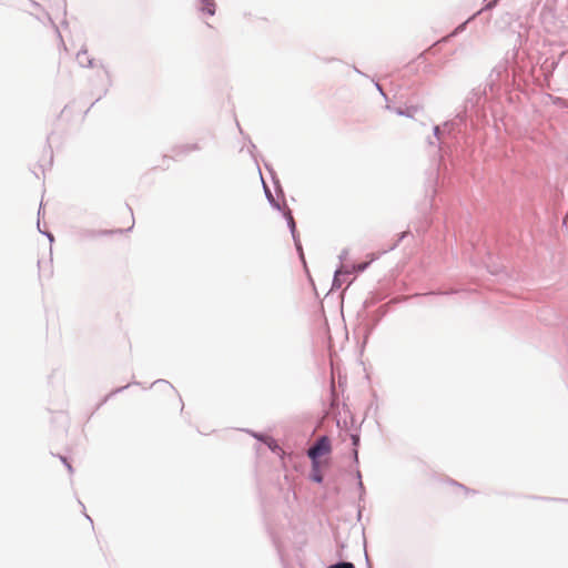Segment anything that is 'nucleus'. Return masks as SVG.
Listing matches in <instances>:
<instances>
[{
    "instance_id": "1",
    "label": "nucleus",
    "mask_w": 568,
    "mask_h": 568,
    "mask_svg": "<svg viewBox=\"0 0 568 568\" xmlns=\"http://www.w3.org/2000/svg\"><path fill=\"white\" fill-rule=\"evenodd\" d=\"M503 74L507 75L506 69H494L485 88L483 90L474 89L467 97L464 111L459 112L454 119L444 122L443 125H434L433 136L427 140L428 145L436 146L439 152L446 154L452 152V149L456 148L465 135L469 113H475L478 118L485 116L484 106L488 101L487 87L490 93L495 94L499 90L496 81L500 80Z\"/></svg>"
},
{
    "instance_id": "2",
    "label": "nucleus",
    "mask_w": 568,
    "mask_h": 568,
    "mask_svg": "<svg viewBox=\"0 0 568 568\" xmlns=\"http://www.w3.org/2000/svg\"><path fill=\"white\" fill-rule=\"evenodd\" d=\"M332 452V443L328 436L323 435L308 448L306 455L311 462H320L322 456Z\"/></svg>"
},
{
    "instance_id": "3",
    "label": "nucleus",
    "mask_w": 568,
    "mask_h": 568,
    "mask_svg": "<svg viewBox=\"0 0 568 568\" xmlns=\"http://www.w3.org/2000/svg\"><path fill=\"white\" fill-rule=\"evenodd\" d=\"M349 267L345 264H339L334 272L332 282V290H339L343 283L346 281V276L351 275Z\"/></svg>"
},
{
    "instance_id": "4",
    "label": "nucleus",
    "mask_w": 568,
    "mask_h": 568,
    "mask_svg": "<svg viewBox=\"0 0 568 568\" xmlns=\"http://www.w3.org/2000/svg\"><path fill=\"white\" fill-rule=\"evenodd\" d=\"M481 12V10L477 11L476 13H474L471 17H469L466 21H464L463 23L458 24L448 36L444 37L440 42H447L449 41L452 38H455L457 37L458 34H460L462 32H464L467 28V24L473 21L479 13Z\"/></svg>"
},
{
    "instance_id": "5",
    "label": "nucleus",
    "mask_w": 568,
    "mask_h": 568,
    "mask_svg": "<svg viewBox=\"0 0 568 568\" xmlns=\"http://www.w3.org/2000/svg\"><path fill=\"white\" fill-rule=\"evenodd\" d=\"M310 479L314 483L322 484L324 475L321 468V462H311Z\"/></svg>"
},
{
    "instance_id": "6",
    "label": "nucleus",
    "mask_w": 568,
    "mask_h": 568,
    "mask_svg": "<svg viewBox=\"0 0 568 568\" xmlns=\"http://www.w3.org/2000/svg\"><path fill=\"white\" fill-rule=\"evenodd\" d=\"M77 61L81 67L94 68V59L89 58L87 49H81L77 53Z\"/></svg>"
},
{
    "instance_id": "7",
    "label": "nucleus",
    "mask_w": 568,
    "mask_h": 568,
    "mask_svg": "<svg viewBox=\"0 0 568 568\" xmlns=\"http://www.w3.org/2000/svg\"><path fill=\"white\" fill-rule=\"evenodd\" d=\"M283 212V216L285 217L286 222H287V226L291 231V234L294 235L296 234V222L293 217V214H292V211L284 204V209L282 210Z\"/></svg>"
},
{
    "instance_id": "8",
    "label": "nucleus",
    "mask_w": 568,
    "mask_h": 568,
    "mask_svg": "<svg viewBox=\"0 0 568 568\" xmlns=\"http://www.w3.org/2000/svg\"><path fill=\"white\" fill-rule=\"evenodd\" d=\"M200 10L203 13H206L209 16H213L215 13V2H214V0H201Z\"/></svg>"
},
{
    "instance_id": "9",
    "label": "nucleus",
    "mask_w": 568,
    "mask_h": 568,
    "mask_svg": "<svg viewBox=\"0 0 568 568\" xmlns=\"http://www.w3.org/2000/svg\"><path fill=\"white\" fill-rule=\"evenodd\" d=\"M264 190H265V195L270 202V204L272 205V207L278 210V211H282L284 207L281 206V204L274 199L271 190L264 184Z\"/></svg>"
},
{
    "instance_id": "10",
    "label": "nucleus",
    "mask_w": 568,
    "mask_h": 568,
    "mask_svg": "<svg viewBox=\"0 0 568 568\" xmlns=\"http://www.w3.org/2000/svg\"><path fill=\"white\" fill-rule=\"evenodd\" d=\"M327 568H356L351 561L339 560L335 564L329 565Z\"/></svg>"
},
{
    "instance_id": "11",
    "label": "nucleus",
    "mask_w": 568,
    "mask_h": 568,
    "mask_svg": "<svg viewBox=\"0 0 568 568\" xmlns=\"http://www.w3.org/2000/svg\"><path fill=\"white\" fill-rule=\"evenodd\" d=\"M255 439H257L258 442H262L265 444V442L270 438L267 435L263 434V433H257V432H253V430H247Z\"/></svg>"
},
{
    "instance_id": "12",
    "label": "nucleus",
    "mask_w": 568,
    "mask_h": 568,
    "mask_svg": "<svg viewBox=\"0 0 568 568\" xmlns=\"http://www.w3.org/2000/svg\"><path fill=\"white\" fill-rule=\"evenodd\" d=\"M265 444L267 445V447L273 452V453H277V450H280V446L278 444L276 443V440H274L273 438H268Z\"/></svg>"
},
{
    "instance_id": "13",
    "label": "nucleus",
    "mask_w": 568,
    "mask_h": 568,
    "mask_svg": "<svg viewBox=\"0 0 568 568\" xmlns=\"http://www.w3.org/2000/svg\"><path fill=\"white\" fill-rule=\"evenodd\" d=\"M348 267H349V271L352 272V274H356V273H361V272L365 271V268L367 267V264H354Z\"/></svg>"
},
{
    "instance_id": "14",
    "label": "nucleus",
    "mask_w": 568,
    "mask_h": 568,
    "mask_svg": "<svg viewBox=\"0 0 568 568\" xmlns=\"http://www.w3.org/2000/svg\"><path fill=\"white\" fill-rule=\"evenodd\" d=\"M180 149L183 151V153H189L191 151L197 150L199 148L197 144H186L181 146Z\"/></svg>"
},
{
    "instance_id": "15",
    "label": "nucleus",
    "mask_w": 568,
    "mask_h": 568,
    "mask_svg": "<svg viewBox=\"0 0 568 568\" xmlns=\"http://www.w3.org/2000/svg\"><path fill=\"white\" fill-rule=\"evenodd\" d=\"M294 244H295L296 251L298 252L301 260L305 263L301 240H296V243H294Z\"/></svg>"
},
{
    "instance_id": "16",
    "label": "nucleus",
    "mask_w": 568,
    "mask_h": 568,
    "mask_svg": "<svg viewBox=\"0 0 568 568\" xmlns=\"http://www.w3.org/2000/svg\"><path fill=\"white\" fill-rule=\"evenodd\" d=\"M396 113L399 114V115L413 116V114L410 112V109L403 110L402 108H397L396 109Z\"/></svg>"
},
{
    "instance_id": "17",
    "label": "nucleus",
    "mask_w": 568,
    "mask_h": 568,
    "mask_svg": "<svg viewBox=\"0 0 568 568\" xmlns=\"http://www.w3.org/2000/svg\"><path fill=\"white\" fill-rule=\"evenodd\" d=\"M347 256H348V248H343L338 255L341 264H344V261L347 258Z\"/></svg>"
},
{
    "instance_id": "18",
    "label": "nucleus",
    "mask_w": 568,
    "mask_h": 568,
    "mask_svg": "<svg viewBox=\"0 0 568 568\" xmlns=\"http://www.w3.org/2000/svg\"><path fill=\"white\" fill-rule=\"evenodd\" d=\"M59 458L61 459V462L67 466L69 473H73V467L71 466V464L68 462L67 457L64 456H59Z\"/></svg>"
},
{
    "instance_id": "19",
    "label": "nucleus",
    "mask_w": 568,
    "mask_h": 568,
    "mask_svg": "<svg viewBox=\"0 0 568 568\" xmlns=\"http://www.w3.org/2000/svg\"><path fill=\"white\" fill-rule=\"evenodd\" d=\"M358 490H359V499H363L365 495V486L363 484V480L357 481Z\"/></svg>"
},
{
    "instance_id": "20",
    "label": "nucleus",
    "mask_w": 568,
    "mask_h": 568,
    "mask_svg": "<svg viewBox=\"0 0 568 568\" xmlns=\"http://www.w3.org/2000/svg\"><path fill=\"white\" fill-rule=\"evenodd\" d=\"M351 439H352V445L354 446V448H357L359 445V435L353 434L351 436Z\"/></svg>"
},
{
    "instance_id": "21",
    "label": "nucleus",
    "mask_w": 568,
    "mask_h": 568,
    "mask_svg": "<svg viewBox=\"0 0 568 568\" xmlns=\"http://www.w3.org/2000/svg\"><path fill=\"white\" fill-rule=\"evenodd\" d=\"M129 386H130V384H128V385H125V386H123V387H118V388H115L114 390H112V392H111V393L105 397L104 402H105L110 396H112V395H114V394H118V393L122 392L123 389L128 388Z\"/></svg>"
},
{
    "instance_id": "22",
    "label": "nucleus",
    "mask_w": 568,
    "mask_h": 568,
    "mask_svg": "<svg viewBox=\"0 0 568 568\" xmlns=\"http://www.w3.org/2000/svg\"><path fill=\"white\" fill-rule=\"evenodd\" d=\"M38 230H39V232H41L44 235H47L50 242H53V240H54L53 234L50 233V232L42 231L41 227H40V221H38Z\"/></svg>"
},
{
    "instance_id": "23",
    "label": "nucleus",
    "mask_w": 568,
    "mask_h": 568,
    "mask_svg": "<svg viewBox=\"0 0 568 568\" xmlns=\"http://www.w3.org/2000/svg\"><path fill=\"white\" fill-rule=\"evenodd\" d=\"M386 312H387V307H386V305L381 306V307L378 308V317H377V321H378L381 317H383V316L386 314Z\"/></svg>"
},
{
    "instance_id": "24",
    "label": "nucleus",
    "mask_w": 568,
    "mask_h": 568,
    "mask_svg": "<svg viewBox=\"0 0 568 568\" xmlns=\"http://www.w3.org/2000/svg\"><path fill=\"white\" fill-rule=\"evenodd\" d=\"M159 384H162L169 388H173V386L168 382V381H164V379H159L156 382L153 383V385H159Z\"/></svg>"
},
{
    "instance_id": "25",
    "label": "nucleus",
    "mask_w": 568,
    "mask_h": 568,
    "mask_svg": "<svg viewBox=\"0 0 568 568\" xmlns=\"http://www.w3.org/2000/svg\"><path fill=\"white\" fill-rule=\"evenodd\" d=\"M498 1H499V0H491V1H489V2L485 6V9H486V10H490V9H493L494 7H496V6H497Z\"/></svg>"
},
{
    "instance_id": "26",
    "label": "nucleus",
    "mask_w": 568,
    "mask_h": 568,
    "mask_svg": "<svg viewBox=\"0 0 568 568\" xmlns=\"http://www.w3.org/2000/svg\"><path fill=\"white\" fill-rule=\"evenodd\" d=\"M353 460H354L355 464L359 463V460H358V449L357 448L353 449Z\"/></svg>"
},
{
    "instance_id": "27",
    "label": "nucleus",
    "mask_w": 568,
    "mask_h": 568,
    "mask_svg": "<svg viewBox=\"0 0 568 568\" xmlns=\"http://www.w3.org/2000/svg\"><path fill=\"white\" fill-rule=\"evenodd\" d=\"M111 233H122V230L118 229L115 231H101L99 234L105 235V234H111Z\"/></svg>"
},
{
    "instance_id": "28",
    "label": "nucleus",
    "mask_w": 568,
    "mask_h": 568,
    "mask_svg": "<svg viewBox=\"0 0 568 568\" xmlns=\"http://www.w3.org/2000/svg\"><path fill=\"white\" fill-rule=\"evenodd\" d=\"M373 303H374L373 301H368V300H366V301L364 302V307H365V308H368L371 305H373Z\"/></svg>"
},
{
    "instance_id": "29",
    "label": "nucleus",
    "mask_w": 568,
    "mask_h": 568,
    "mask_svg": "<svg viewBox=\"0 0 568 568\" xmlns=\"http://www.w3.org/2000/svg\"><path fill=\"white\" fill-rule=\"evenodd\" d=\"M355 476L357 478V481L362 480V473L358 469L356 470Z\"/></svg>"
},
{
    "instance_id": "30",
    "label": "nucleus",
    "mask_w": 568,
    "mask_h": 568,
    "mask_svg": "<svg viewBox=\"0 0 568 568\" xmlns=\"http://www.w3.org/2000/svg\"><path fill=\"white\" fill-rule=\"evenodd\" d=\"M405 236V233H402L398 241L394 244V246L392 248H394Z\"/></svg>"
},
{
    "instance_id": "31",
    "label": "nucleus",
    "mask_w": 568,
    "mask_h": 568,
    "mask_svg": "<svg viewBox=\"0 0 568 568\" xmlns=\"http://www.w3.org/2000/svg\"><path fill=\"white\" fill-rule=\"evenodd\" d=\"M293 240H294V243H296V240H300V236H298V233L296 232V234L292 235Z\"/></svg>"
},
{
    "instance_id": "32",
    "label": "nucleus",
    "mask_w": 568,
    "mask_h": 568,
    "mask_svg": "<svg viewBox=\"0 0 568 568\" xmlns=\"http://www.w3.org/2000/svg\"><path fill=\"white\" fill-rule=\"evenodd\" d=\"M365 557H366V561H367V568H372V565L369 562V558H368L367 554H365Z\"/></svg>"
},
{
    "instance_id": "33",
    "label": "nucleus",
    "mask_w": 568,
    "mask_h": 568,
    "mask_svg": "<svg viewBox=\"0 0 568 568\" xmlns=\"http://www.w3.org/2000/svg\"><path fill=\"white\" fill-rule=\"evenodd\" d=\"M376 88L378 89V91L385 97V93L383 92L381 85L378 83H376Z\"/></svg>"
},
{
    "instance_id": "34",
    "label": "nucleus",
    "mask_w": 568,
    "mask_h": 568,
    "mask_svg": "<svg viewBox=\"0 0 568 568\" xmlns=\"http://www.w3.org/2000/svg\"><path fill=\"white\" fill-rule=\"evenodd\" d=\"M562 100L560 98H557V102L556 103H561Z\"/></svg>"
}]
</instances>
